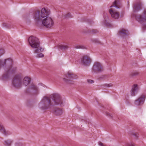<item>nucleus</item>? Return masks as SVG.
<instances>
[{"label": "nucleus", "instance_id": "nucleus-6", "mask_svg": "<svg viewBox=\"0 0 146 146\" xmlns=\"http://www.w3.org/2000/svg\"><path fill=\"white\" fill-rule=\"evenodd\" d=\"M30 45L33 48H36L40 46V42L38 38L34 36H31L28 39Z\"/></svg>", "mask_w": 146, "mask_h": 146}, {"label": "nucleus", "instance_id": "nucleus-11", "mask_svg": "<svg viewBox=\"0 0 146 146\" xmlns=\"http://www.w3.org/2000/svg\"><path fill=\"white\" fill-rule=\"evenodd\" d=\"M139 89V88L137 85L135 84H134L130 91L131 95L132 96H135L138 93Z\"/></svg>", "mask_w": 146, "mask_h": 146}, {"label": "nucleus", "instance_id": "nucleus-16", "mask_svg": "<svg viewBox=\"0 0 146 146\" xmlns=\"http://www.w3.org/2000/svg\"><path fill=\"white\" fill-rule=\"evenodd\" d=\"M30 88L33 89L34 91V93L35 94H37L38 92V90L37 87L34 84H32L30 86Z\"/></svg>", "mask_w": 146, "mask_h": 146}, {"label": "nucleus", "instance_id": "nucleus-19", "mask_svg": "<svg viewBox=\"0 0 146 146\" xmlns=\"http://www.w3.org/2000/svg\"><path fill=\"white\" fill-rule=\"evenodd\" d=\"M36 48L37 49H36L34 51V53H35L38 54L39 52H42L44 50L43 48L40 47L39 46Z\"/></svg>", "mask_w": 146, "mask_h": 146}, {"label": "nucleus", "instance_id": "nucleus-14", "mask_svg": "<svg viewBox=\"0 0 146 146\" xmlns=\"http://www.w3.org/2000/svg\"><path fill=\"white\" fill-rule=\"evenodd\" d=\"M0 131L3 133L5 135L10 134L11 133L9 131H6L5 128L0 123Z\"/></svg>", "mask_w": 146, "mask_h": 146}, {"label": "nucleus", "instance_id": "nucleus-22", "mask_svg": "<svg viewBox=\"0 0 146 146\" xmlns=\"http://www.w3.org/2000/svg\"><path fill=\"white\" fill-rule=\"evenodd\" d=\"M130 134L136 137H138V134L137 132H131Z\"/></svg>", "mask_w": 146, "mask_h": 146}, {"label": "nucleus", "instance_id": "nucleus-31", "mask_svg": "<svg viewBox=\"0 0 146 146\" xmlns=\"http://www.w3.org/2000/svg\"><path fill=\"white\" fill-rule=\"evenodd\" d=\"M94 42H97V41H98V40H96V39H95V40H94Z\"/></svg>", "mask_w": 146, "mask_h": 146}, {"label": "nucleus", "instance_id": "nucleus-28", "mask_svg": "<svg viewBox=\"0 0 146 146\" xmlns=\"http://www.w3.org/2000/svg\"><path fill=\"white\" fill-rule=\"evenodd\" d=\"M72 17L70 13H68L66 15V18H69V17Z\"/></svg>", "mask_w": 146, "mask_h": 146}, {"label": "nucleus", "instance_id": "nucleus-12", "mask_svg": "<svg viewBox=\"0 0 146 146\" xmlns=\"http://www.w3.org/2000/svg\"><path fill=\"white\" fill-rule=\"evenodd\" d=\"M91 61V59L88 56H86L83 57L82 62L84 65L89 66L90 64Z\"/></svg>", "mask_w": 146, "mask_h": 146}, {"label": "nucleus", "instance_id": "nucleus-9", "mask_svg": "<svg viewBox=\"0 0 146 146\" xmlns=\"http://www.w3.org/2000/svg\"><path fill=\"white\" fill-rule=\"evenodd\" d=\"M135 18L136 20L141 23L146 22V11H145L142 15H137Z\"/></svg>", "mask_w": 146, "mask_h": 146}, {"label": "nucleus", "instance_id": "nucleus-8", "mask_svg": "<svg viewBox=\"0 0 146 146\" xmlns=\"http://www.w3.org/2000/svg\"><path fill=\"white\" fill-rule=\"evenodd\" d=\"M146 98V94H143L140 95L135 101V104L138 106L143 105Z\"/></svg>", "mask_w": 146, "mask_h": 146}, {"label": "nucleus", "instance_id": "nucleus-23", "mask_svg": "<svg viewBox=\"0 0 146 146\" xmlns=\"http://www.w3.org/2000/svg\"><path fill=\"white\" fill-rule=\"evenodd\" d=\"M5 53V51L3 49H0V56Z\"/></svg>", "mask_w": 146, "mask_h": 146}, {"label": "nucleus", "instance_id": "nucleus-25", "mask_svg": "<svg viewBox=\"0 0 146 146\" xmlns=\"http://www.w3.org/2000/svg\"><path fill=\"white\" fill-rule=\"evenodd\" d=\"M127 146H135L134 144L132 143H128L127 145Z\"/></svg>", "mask_w": 146, "mask_h": 146}, {"label": "nucleus", "instance_id": "nucleus-5", "mask_svg": "<svg viewBox=\"0 0 146 146\" xmlns=\"http://www.w3.org/2000/svg\"><path fill=\"white\" fill-rule=\"evenodd\" d=\"M120 6V1L119 0H115L112 4L110 7L111 8L109 10V12L113 18L116 19L118 18L119 14L112 7H114L117 8H119Z\"/></svg>", "mask_w": 146, "mask_h": 146}, {"label": "nucleus", "instance_id": "nucleus-13", "mask_svg": "<svg viewBox=\"0 0 146 146\" xmlns=\"http://www.w3.org/2000/svg\"><path fill=\"white\" fill-rule=\"evenodd\" d=\"M63 111L62 108H56L54 109L52 112L56 115L60 116L62 114Z\"/></svg>", "mask_w": 146, "mask_h": 146}, {"label": "nucleus", "instance_id": "nucleus-3", "mask_svg": "<svg viewBox=\"0 0 146 146\" xmlns=\"http://www.w3.org/2000/svg\"><path fill=\"white\" fill-rule=\"evenodd\" d=\"M13 62V60L11 58H8L4 61L0 60V68L2 67L7 68L1 78L3 80H7L9 78V75L14 73L16 71V68L12 65Z\"/></svg>", "mask_w": 146, "mask_h": 146}, {"label": "nucleus", "instance_id": "nucleus-7", "mask_svg": "<svg viewBox=\"0 0 146 146\" xmlns=\"http://www.w3.org/2000/svg\"><path fill=\"white\" fill-rule=\"evenodd\" d=\"M66 78H63L64 81L66 83L68 84L72 83V81L71 80H68V79H73L77 78V76L73 74L72 72L69 71L66 75Z\"/></svg>", "mask_w": 146, "mask_h": 146}, {"label": "nucleus", "instance_id": "nucleus-17", "mask_svg": "<svg viewBox=\"0 0 146 146\" xmlns=\"http://www.w3.org/2000/svg\"><path fill=\"white\" fill-rule=\"evenodd\" d=\"M141 5L140 4L135 5L134 7V10L135 11H138L141 9Z\"/></svg>", "mask_w": 146, "mask_h": 146}, {"label": "nucleus", "instance_id": "nucleus-4", "mask_svg": "<svg viewBox=\"0 0 146 146\" xmlns=\"http://www.w3.org/2000/svg\"><path fill=\"white\" fill-rule=\"evenodd\" d=\"M30 78L28 77H25L22 80L21 75H17L14 77L12 81L13 86L15 88H19L21 87L23 84L27 86L30 83Z\"/></svg>", "mask_w": 146, "mask_h": 146}, {"label": "nucleus", "instance_id": "nucleus-10", "mask_svg": "<svg viewBox=\"0 0 146 146\" xmlns=\"http://www.w3.org/2000/svg\"><path fill=\"white\" fill-rule=\"evenodd\" d=\"M102 67L101 64L98 62L95 63L93 68V70L94 72H97L101 71L102 70Z\"/></svg>", "mask_w": 146, "mask_h": 146}, {"label": "nucleus", "instance_id": "nucleus-21", "mask_svg": "<svg viewBox=\"0 0 146 146\" xmlns=\"http://www.w3.org/2000/svg\"><path fill=\"white\" fill-rule=\"evenodd\" d=\"M75 47L77 48L84 49L85 48V47L84 46L81 45H78L76 46Z\"/></svg>", "mask_w": 146, "mask_h": 146}, {"label": "nucleus", "instance_id": "nucleus-29", "mask_svg": "<svg viewBox=\"0 0 146 146\" xmlns=\"http://www.w3.org/2000/svg\"><path fill=\"white\" fill-rule=\"evenodd\" d=\"M138 74V72H133L131 75L132 76H135L137 75Z\"/></svg>", "mask_w": 146, "mask_h": 146}, {"label": "nucleus", "instance_id": "nucleus-15", "mask_svg": "<svg viewBox=\"0 0 146 146\" xmlns=\"http://www.w3.org/2000/svg\"><path fill=\"white\" fill-rule=\"evenodd\" d=\"M128 34V32L127 30L124 29H121L119 31L118 35L121 36H123Z\"/></svg>", "mask_w": 146, "mask_h": 146}, {"label": "nucleus", "instance_id": "nucleus-20", "mask_svg": "<svg viewBox=\"0 0 146 146\" xmlns=\"http://www.w3.org/2000/svg\"><path fill=\"white\" fill-rule=\"evenodd\" d=\"M12 143V141L10 140H7L5 141L4 144L7 146H10Z\"/></svg>", "mask_w": 146, "mask_h": 146}, {"label": "nucleus", "instance_id": "nucleus-27", "mask_svg": "<svg viewBox=\"0 0 146 146\" xmlns=\"http://www.w3.org/2000/svg\"><path fill=\"white\" fill-rule=\"evenodd\" d=\"M106 86L108 87H111L113 86V85L111 83H110L109 84H107L106 85Z\"/></svg>", "mask_w": 146, "mask_h": 146}, {"label": "nucleus", "instance_id": "nucleus-30", "mask_svg": "<svg viewBox=\"0 0 146 146\" xmlns=\"http://www.w3.org/2000/svg\"><path fill=\"white\" fill-rule=\"evenodd\" d=\"M15 146H22V144L20 143H16Z\"/></svg>", "mask_w": 146, "mask_h": 146}, {"label": "nucleus", "instance_id": "nucleus-26", "mask_svg": "<svg viewBox=\"0 0 146 146\" xmlns=\"http://www.w3.org/2000/svg\"><path fill=\"white\" fill-rule=\"evenodd\" d=\"M37 56L38 58L42 57L44 56V55L42 53H40L38 54Z\"/></svg>", "mask_w": 146, "mask_h": 146}, {"label": "nucleus", "instance_id": "nucleus-18", "mask_svg": "<svg viewBox=\"0 0 146 146\" xmlns=\"http://www.w3.org/2000/svg\"><path fill=\"white\" fill-rule=\"evenodd\" d=\"M58 47L61 49H66L68 48V46L66 45L59 44L58 45Z\"/></svg>", "mask_w": 146, "mask_h": 146}, {"label": "nucleus", "instance_id": "nucleus-1", "mask_svg": "<svg viewBox=\"0 0 146 146\" xmlns=\"http://www.w3.org/2000/svg\"><path fill=\"white\" fill-rule=\"evenodd\" d=\"M50 10L44 8L42 9L41 11L37 10L33 14V17L37 22H42V25L46 28H50L54 25L53 20L51 17H48L42 21V19L48 15L50 13Z\"/></svg>", "mask_w": 146, "mask_h": 146}, {"label": "nucleus", "instance_id": "nucleus-24", "mask_svg": "<svg viewBox=\"0 0 146 146\" xmlns=\"http://www.w3.org/2000/svg\"><path fill=\"white\" fill-rule=\"evenodd\" d=\"M87 82L89 84H91L93 83L94 82V81L92 80L88 79Z\"/></svg>", "mask_w": 146, "mask_h": 146}, {"label": "nucleus", "instance_id": "nucleus-2", "mask_svg": "<svg viewBox=\"0 0 146 146\" xmlns=\"http://www.w3.org/2000/svg\"><path fill=\"white\" fill-rule=\"evenodd\" d=\"M50 98H52L55 104L61 105L62 102L60 95L58 94H54L51 95L50 97L45 96L42 99L39 104V106L43 110H46L50 107L52 105Z\"/></svg>", "mask_w": 146, "mask_h": 146}]
</instances>
